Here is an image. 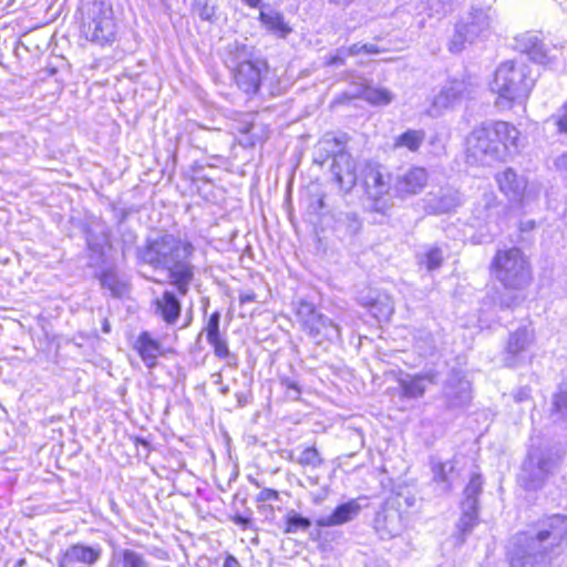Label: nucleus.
Returning <instances> with one entry per match:
<instances>
[{"label": "nucleus", "instance_id": "50", "mask_svg": "<svg viewBox=\"0 0 567 567\" xmlns=\"http://www.w3.org/2000/svg\"><path fill=\"white\" fill-rule=\"evenodd\" d=\"M278 498V492L271 488H264L258 495L259 501H277Z\"/></svg>", "mask_w": 567, "mask_h": 567}, {"label": "nucleus", "instance_id": "9", "mask_svg": "<svg viewBox=\"0 0 567 567\" xmlns=\"http://www.w3.org/2000/svg\"><path fill=\"white\" fill-rule=\"evenodd\" d=\"M534 343L535 332L530 327L524 326L513 331L508 336L503 352L504 364L508 368L525 364L528 361V351Z\"/></svg>", "mask_w": 567, "mask_h": 567}, {"label": "nucleus", "instance_id": "52", "mask_svg": "<svg viewBox=\"0 0 567 567\" xmlns=\"http://www.w3.org/2000/svg\"><path fill=\"white\" fill-rule=\"evenodd\" d=\"M446 467H449V471H452V465L447 463H440L436 467L435 477H440L441 481H446Z\"/></svg>", "mask_w": 567, "mask_h": 567}, {"label": "nucleus", "instance_id": "11", "mask_svg": "<svg viewBox=\"0 0 567 567\" xmlns=\"http://www.w3.org/2000/svg\"><path fill=\"white\" fill-rule=\"evenodd\" d=\"M427 178L425 168L413 166L395 176L393 190L401 198L416 195L426 186Z\"/></svg>", "mask_w": 567, "mask_h": 567}, {"label": "nucleus", "instance_id": "18", "mask_svg": "<svg viewBox=\"0 0 567 567\" xmlns=\"http://www.w3.org/2000/svg\"><path fill=\"white\" fill-rule=\"evenodd\" d=\"M85 33L86 38L93 42L100 44L112 42L116 33L115 21L107 16L96 18L89 24Z\"/></svg>", "mask_w": 567, "mask_h": 567}, {"label": "nucleus", "instance_id": "28", "mask_svg": "<svg viewBox=\"0 0 567 567\" xmlns=\"http://www.w3.org/2000/svg\"><path fill=\"white\" fill-rule=\"evenodd\" d=\"M228 55L226 63L228 68L235 70L241 63H254L252 52L245 43L234 42L228 44Z\"/></svg>", "mask_w": 567, "mask_h": 567}, {"label": "nucleus", "instance_id": "16", "mask_svg": "<svg viewBox=\"0 0 567 567\" xmlns=\"http://www.w3.org/2000/svg\"><path fill=\"white\" fill-rule=\"evenodd\" d=\"M494 193L484 194L474 207L473 214L478 224H498L501 212L505 210Z\"/></svg>", "mask_w": 567, "mask_h": 567}, {"label": "nucleus", "instance_id": "31", "mask_svg": "<svg viewBox=\"0 0 567 567\" xmlns=\"http://www.w3.org/2000/svg\"><path fill=\"white\" fill-rule=\"evenodd\" d=\"M358 96L374 105H388L393 100V94L389 90L374 86L362 87Z\"/></svg>", "mask_w": 567, "mask_h": 567}, {"label": "nucleus", "instance_id": "56", "mask_svg": "<svg viewBox=\"0 0 567 567\" xmlns=\"http://www.w3.org/2000/svg\"><path fill=\"white\" fill-rule=\"evenodd\" d=\"M256 299V295L254 292H246V293H241L239 296V301L240 303H247V302H251Z\"/></svg>", "mask_w": 567, "mask_h": 567}, {"label": "nucleus", "instance_id": "29", "mask_svg": "<svg viewBox=\"0 0 567 567\" xmlns=\"http://www.w3.org/2000/svg\"><path fill=\"white\" fill-rule=\"evenodd\" d=\"M228 55L226 63L228 68L235 70L241 63H254L252 52L245 43L234 42L228 44Z\"/></svg>", "mask_w": 567, "mask_h": 567}, {"label": "nucleus", "instance_id": "7", "mask_svg": "<svg viewBox=\"0 0 567 567\" xmlns=\"http://www.w3.org/2000/svg\"><path fill=\"white\" fill-rule=\"evenodd\" d=\"M296 313L302 330L317 343H321L323 340L333 341L340 339L339 326L318 312L312 303L300 301Z\"/></svg>", "mask_w": 567, "mask_h": 567}, {"label": "nucleus", "instance_id": "24", "mask_svg": "<svg viewBox=\"0 0 567 567\" xmlns=\"http://www.w3.org/2000/svg\"><path fill=\"white\" fill-rule=\"evenodd\" d=\"M156 311L167 323H175L181 315V303L173 292L165 291L156 300Z\"/></svg>", "mask_w": 567, "mask_h": 567}, {"label": "nucleus", "instance_id": "23", "mask_svg": "<svg viewBox=\"0 0 567 567\" xmlns=\"http://www.w3.org/2000/svg\"><path fill=\"white\" fill-rule=\"evenodd\" d=\"M261 24L271 33L279 38H286L290 32L291 28L285 21L284 16L276 10H261L259 13Z\"/></svg>", "mask_w": 567, "mask_h": 567}, {"label": "nucleus", "instance_id": "17", "mask_svg": "<svg viewBox=\"0 0 567 567\" xmlns=\"http://www.w3.org/2000/svg\"><path fill=\"white\" fill-rule=\"evenodd\" d=\"M260 62L241 63L234 70L237 85L246 93H256L260 84Z\"/></svg>", "mask_w": 567, "mask_h": 567}, {"label": "nucleus", "instance_id": "32", "mask_svg": "<svg viewBox=\"0 0 567 567\" xmlns=\"http://www.w3.org/2000/svg\"><path fill=\"white\" fill-rule=\"evenodd\" d=\"M114 557L121 563L122 567H148V561L144 555L133 549H120L114 553Z\"/></svg>", "mask_w": 567, "mask_h": 567}, {"label": "nucleus", "instance_id": "21", "mask_svg": "<svg viewBox=\"0 0 567 567\" xmlns=\"http://www.w3.org/2000/svg\"><path fill=\"white\" fill-rule=\"evenodd\" d=\"M360 505L355 501H350L338 506L331 515L322 516L316 520L319 527H330L344 524L352 520L360 513Z\"/></svg>", "mask_w": 567, "mask_h": 567}, {"label": "nucleus", "instance_id": "41", "mask_svg": "<svg viewBox=\"0 0 567 567\" xmlns=\"http://www.w3.org/2000/svg\"><path fill=\"white\" fill-rule=\"evenodd\" d=\"M310 525L311 523L308 518H305L295 512H290L287 515V533H296L300 529L306 530Z\"/></svg>", "mask_w": 567, "mask_h": 567}, {"label": "nucleus", "instance_id": "61", "mask_svg": "<svg viewBox=\"0 0 567 567\" xmlns=\"http://www.w3.org/2000/svg\"><path fill=\"white\" fill-rule=\"evenodd\" d=\"M215 378H216V380H215L216 383H220L221 382V374L220 373L215 374Z\"/></svg>", "mask_w": 567, "mask_h": 567}, {"label": "nucleus", "instance_id": "19", "mask_svg": "<svg viewBox=\"0 0 567 567\" xmlns=\"http://www.w3.org/2000/svg\"><path fill=\"white\" fill-rule=\"evenodd\" d=\"M365 187L369 197L374 200L383 198L390 193L391 178L389 174H384L379 167H370L365 174Z\"/></svg>", "mask_w": 567, "mask_h": 567}, {"label": "nucleus", "instance_id": "30", "mask_svg": "<svg viewBox=\"0 0 567 567\" xmlns=\"http://www.w3.org/2000/svg\"><path fill=\"white\" fill-rule=\"evenodd\" d=\"M456 383V385H454L452 381L447 383L445 388V395L454 405H461L471 399V385L466 380H457Z\"/></svg>", "mask_w": 567, "mask_h": 567}, {"label": "nucleus", "instance_id": "46", "mask_svg": "<svg viewBox=\"0 0 567 567\" xmlns=\"http://www.w3.org/2000/svg\"><path fill=\"white\" fill-rule=\"evenodd\" d=\"M443 262V252L437 247H431L426 252V268L435 270L441 267Z\"/></svg>", "mask_w": 567, "mask_h": 567}, {"label": "nucleus", "instance_id": "8", "mask_svg": "<svg viewBox=\"0 0 567 567\" xmlns=\"http://www.w3.org/2000/svg\"><path fill=\"white\" fill-rule=\"evenodd\" d=\"M476 87L470 80H452L445 83L433 96L429 114L439 116L464 100L475 95Z\"/></svg>", "mask_w": 567, "mask_h": 567}, {"label": "nucleus", "instance_id": "2", "mask_svg": "<svg viewBox=\"0 0 567 567\" xmlns=\"http://www.w3.org/2000/svg\"><path fill=\"white\" fill-rule=\"evenodd\" d=\"M534 84L535 79L526 64L506 61L496 68L489 90L497 96L496 106L509 110L526 102Z\"/></svg>", "mask_w": 567, "mask_h": 567}, {"label": "nucleus", "instance_id": "58", "mask_svg": "<svg viewBox=\"0 0 567 567\" xmlns=\"http://www.w3.org/2000/svg\"><path fill=\"white\" fill-rule=\"evenodd\" d=\"M354 0H329L330 3H333L338 7H348L351 4Z\"/></svg>", "mask_w": 567, "mask_h": 567}, {"label": "nucleus", "instance_id": "62", "mask_svg": "<svg viewBox=\"0 0 567 567\" xmlns=\"http://www.w3.org/2000/svg\"><path fill=\"white\" fill-rule=\"evenodd\" d=\"M204 19H209V14H202Z\"/></svg>", "mask_w": 567, "mask_h": 567}, {"label": "nucleus", "instance_id": "53", "mask_svg": "<svg viewBox=\"0 0 567 567\" xmlns=\"http://www.w3.org/2000/svg\"><path fill=\"white\" fill-rule=\"evenodd\" d=\"M530 556L532 554L528 553V555L525 557L523 556V561H520V558L517 557V558H513L512 559V566L513 567H527V565L530 564Z\"/></svg>", "mask_w": 567, "mask_h": 567}, {"label": "nucleus", "instance_id": "25", "mask_svg": "<svg viewBox=\"0 0 567 567\" xmlns=\"http://www.w3.org/2000/svg\"><path fill=\"white\" fill-rule=\"evenodd\" d=\"M361 303L368 307L371 315L379 321H388L394 312L393 301L388 295H378L373 299L361 300Z\"/></svg>", "mask_w": 567, "mask_h": 567}, {"label": "nucleus", "instance_id": "10", "mask_svg": "<svg viewBox=\"0 0 567 567\" xmlns=\"http://www.w3.org/2000/svg\"><path fill=\"white\" fill-rule=\"evenodd\" d=\"M522 50L539 64L553 63L560 53V48L551 43H545L538 34L526 33L519 40Z\"/></svg>", "mask_w": 567, "mask_h": 567}, {"label": "nucleus", "instance_id": "5", "mask_svg": "<svg viewBox=\"0 0 567 567\" xmlns=\"http://www.w3.org/2000/svg\"><path fill=\"white\" fill-rule=\"evenodd\" d=\"M559 456L548 446H532L523 463L519 481L525 488H542L557 470Z\"/></svg>", "mask_w": 567, "mask_h": 567}, {"label": "nucleus", "instance_id": "43", "mask_svg": "<svg viewBox=\"0 0 567 567\" xmlns=\"http://www.w3.org/2000/svg\"><path fill=\"white\" fill-rule=\"evenodd\" d=\"M219 312L215 311L208 319L207 326L205 328L207 341H216V339L221 338L219 333Z\"/></svg>", "mask_w": 567, "mask_h": 567}, {"label": "nucleus", "instance_id": "55", "mask_svg": "<svg viewBox=\"0 0 567 567\" xmlns=\"http://www.w3.org/2000/svg\"><path fill=\"white\" fill-rule=\"evenodd\" d=\"M223 567H243V566L233 555H227Z\"/></svg>", "mask_w": 567, "mask_h": 567}, {"label": "nucleus", "instance_id": "51", "mask_svg": "<svg viewBox=\"0 0 567 567\" xmlns=\"http://www.w3.org/2000/svg\"><path fill=\"white\" fill-rule=\"evenodd\" d=\"M555 165H556V168L558 169V172L565 178H567V153L560 155L559 157H557V159L555 162Z\"/></svg>", "mask_w": 567, "mask_h": 567}, {"label": "nucleus", "instance_id": "38", "mask_svg": "<svg viewBox=\"0 0 567 567\" xmlns=\"http://www.w3.org/2000/svg\"><path fill=\"white\" fill-rule=\"evenodd\" d=\"M506 125L514 131V134L511 132L512 137H509V135L507 136V134H498L497 135V140H499V142L502 144H504L505 159L513 153L517 152L519 135H520L519 131L514 125H512L508 122H506Z\"/></svg>", "mask_w": 567, "mask_h": 567}, {"label": "nucleus", "instance_id": "44", "mask_svg": "<svg viewBox=\"0 0 567 567\" xmlns=\"http://www.w3.org/2000/svg\"><path fill=\"white\" fill-rule=\"evenodd\" d=\"M553 404L561 416H567V383L559 386L558 392L553 398Z\"/></svg>", "mask_w": 567, "mask_h": 567}, {"label": "nucleus", "instance_id": "48", "mask_svg": "<svg viewBox=\"0 0 567 567\" xmlns=\"http://www.w3.org/2000/svg\"><path fill=\"white\" fill-rule=\"evenodd\" d=\"M557 131L567 134V101L560 106L557 114L553 116Z\"/></svg>", "mask_w": 567, "mask_h": 567}, {"label": "nucleus", "instance_id": "12", "mask_svg": "<svg viewBox=\"0 0 567 567\" xmlns=\"http://www.w3.org/2000/svg\"><path fill=\"white\" fill-rule=\"evenodd\" d=\"M499 190L511 200L519 203L525 196L527 179L508 167L495 176Z\"/></svg>", "mask_w": 567, "mask_h": 567}, {"label": "nucleus", "instance_id": "59", "mask_svg": "<svg viewBox=\"0 0 567 567\" xmlns=\"http://www.w3.org/2000/svg\"><path fill=\"white\" fill-rule=\"evenodd\" d=\"M246 4H248L249 7H257L261 0H243Z\"/></svg>", "mask_w": 567, "mask_h": 567}, {"label": "nucleus", "instance_id": "35", "mask_svg": "<svg viewBox=\"0 0 567 567\" xmlns=\"http://www.w3.org/2000/svg\"><path fill=\"white\" fill-rule=\"evenodd\" d=\"M482 478L481 475L475 474L471 477L467 486L465 487L464 495L465 499L462 505L467 506L468 508L477 507L478 495L482 492Z\"/></svg>", "mask_w": 567, "mask_h": 567}, {"label": "nucleus", "instance_id": "6", "mask_svg": "<svg viewBox=\"0 0 567 567\" xmlns=\"http://www.w3.org/2000/svg\"><path fill=\"white\" fill-rule=\"evenodd\" d=\"M489 9H474L468 16L455 25V31L449 42L452 53L463 51L467 44L488 35L492 25Z\"/></svg>", "mask_w": 567, "mask_h": 567}, {"label": "nucleus", "instance_id": "34", "mask_svg": "<svg viewBox=\"0 0 567 567\" xmlns=\"http://www.w3.org/2000/svg\"><path fill=\"white\" fill-rule=\"evenodd\" d=\"M478 522V507L468 508L465 505H462V515L457 523V530L464 538L466 534L471 533L474 526L477 525Z\"/></svg>", "mask_w": 567, "mask_h": 567}, {"label": "nucleus", "instance_id": "39", "mask_svg": "<svg viewBox=\"0 0 567 567\" xmlns=\"http://www.w3.org/2000/svg\"><path fill=\"white\" fill-rule=\"evenodd\" d=\"M214 348V353L220 359H227L229 365L236 367L237 359L229 351L227 341L223 338L216 339V341L208 342Z\"/></svg>", "mask_w": 567, "mask_h": 567}, {"label": "nucleus", "instance_id": "45", "mask_svg": "<svg viewBox=\"0 0 567 567\" xmlns=\"http://www.w3.org/2000/svg\"><path fill=\"white\" fill-rule=\"evenodd\" d=\"M369 20V16L365 13V9L363 7H357L351 12H349L348 18V28L355 29Z\"/></svg>", "mask_w": 567, "mask_h": 567}, {"label": "nucleus", "instance_id": "3", "mask_svg": "<svg viewBox=\"0 0 567 567\" xmlns=\"http://www.w3.org/2000/svg\"><path fill=\"white\" fill-rule=\"evenodd\" d=\"M514 131L504 121L483 123L474 128L466 140L467 157L482 165L505 161L504 144L497 140L498 134L511 136Z\"/></svg>", "mask_w": 567, "mask_h": 567}, {"label": "nucleus", "instance_id": "54", "mask_svg": "<svg viewBox=\"0 0 567 567\" xmlns=\"http://www.w3.org/2000/svg\"><path fill=\"white\" fill-rule=\"evenodd\" d=\"M529 394H530V391L526 388H523V389H519L516 393H515V400L520 402V401H525L527 399H529Z\"/></svg>", "mask_w": 567, "mask_h": 567}, {"label": "nucleus", "instance_id": "1", "mask_svg": "<svg viewBox=\"0 0 567 567\" xmlns=\"http://www.w3.org/2000/svg\"><path fill=\"white\" fill-rule=\"evenodd\" d=\"M194 251L190 243L165 234L148 240L142 258L154 267L167 269L173 284L185 295L194 277V267L188 261Z\"/></svg>", "mask_w": 567, "mask_h": 567}, {"label": "nucleus", "instance_id": "37", "mask_svg": "<svg viewBox=\"0 0 567 567\" xmlns=\"http://www.w3.org/2000/svg\"><path fill=\"white\" fill-rule=\"evenodd\" d=\"M296 461L300 466L310 467L312 470L319 468L323 464V458L313 446L305 447Z\"/></svg>", "mask_w": 567, "mask_h": 567}, {"label": "nucleus", "instance_id": "42", "mask_svg": "<svg viewBox=\"0 0 567 567\" xmlns=\"http://www.w3.org/2000/svg\"><path fill=\"white\" fill-rule=\"evenodd\" d=\"M318 150L327 153L328 156H333V159L340 152H344L342 147V142L334 137H324L318 144Z\"/></svg>", "mask_w": 567, "mask_h": 567}, {"label": "nucleus", "instance_id": "36", "mask_svg": "<svg viewBox=\"0 0 567 567\" xmlns=\"http://www.w3.org/2000/svg\"><path fill=\"white\" fill-rule=\"evenodd\" d=\"M456 0H421V7L430 17H442L452 10Z\"/></svg>", "mask_w": 567, "mask_h": 567}, {"label": "nucleus", "instance_id": "26", "mask_svg": "<svg viewBox=\"0 0 567 567\" xmlns=\"http://www.w3.org/2000/svg\"><path fill=\"white\" fill-rule=\"evenodd\" d=\"M432 382L430 375H408L399 381L402 394L406 398L417 399L423 396L427 383Z\"/></svg>", "mask_w": 567, "mask_h": 567}, {"label": "nucleus", "instance_id": "13", "mask_svg": "<svg viewBox=\"0 0 567 567\" xmlns=\"http://www.w3.org/2000/svg\"><path fill=\"white\" fill-rule=\"evenodd\" d=\"M102 553V547L100 545L87 546L78 543L66 548L59 563V566L69 567L73 564L92 566L101 559Z\"/></svg>", "mask_w": 567, "mask_h": 567}, {"label": "nucleus", "instance_id": "47", "mask_svg": "<svg viewBox=\"0 0 567 567\" xmlns=\"http://www.w3.org/2000/svg\"><path fill=\"white\" fill-rule=\"evenodd\" d=\"M348 51L352 54V56L358 55L360 53L378 54V53L382 52V50L373 43H364V44L354 43L349 47Z\"/></svg>", "mask_w": 567, "mask_h": 567}, {"label": "nucleus", "instance_id": "60", "mask_svg": "<svg viewBox=\"0 0 567 567\" xmlns=\"http://www.w3.org/2000/svg\"><path fill=\"white\" fill-rule=\"evenodd\" d=\"M103 332H105V333L110 332V324L107 321H104V323H103Z\"/></svg>", "mask_w": 567, "mask_h": 567}, {"label": "nucleus", "instance_id": "27", "mask_svg": "<svg viewBox=\"0 0 567 567\" xmlns=\"http://www.w3.org/2000/svg\"><path fill=\"white\" fill-rule=\"evenodd\" d=\"M425 136L426 134L423 130H408L394 138L393 150L406 148L415 153L423 145Z\"/></svg>", "mask_w": 567, "mask_h": 567}, {"label": "nucleus", "instance_id": "22", "mask_svg": "<svg viewBox=\"0 0 567 567\" xmlns=\"http://www.w3.org/2000/svg\"><path fill=\"white\" fill-rule=\"evenodd\" d=\"M135 348L148 368H153L156 364V359L161 354V344L148 332L140 334Z\"/></svg>", "mask_w": 567, "mask_h": 567}, {"label": "nucleus", "instance_id": "63", "mask_svg": "<svg viewBox=\"0 0 567 567\" xmlns=\"http://www.w3.org/2000/svg\"><path fill=\"white\" fill-rule=\"evenodd\" d=\"M228 391V388H223V392L226 393Z\"/></svg>", "mask_w": 567, "mask_h": 567}, {"label": "nucleus", "instance_id": "15", "mask_svg": "<svg viewBox=\"0 0 567 567\" xmlns=\"http://www.w3.org/2000/svg\"><path fill=\"white\" fill-rule=\"evenodd\" d=\"M332 174L341 188L350 190L357 183L355 163L346 152H340L333 159Z\"/></svg>", "mask_w": 567, "mask_h": 567}, {"label": "nucleus", "instance_id": "49", "mask_svg": "<svg viewBox=\"0 0 567 567\" xmlns=\"http://www.w3.org/2000/svg\"><path fill=\"white\" fill-rule=\"evenodd\" d=\"M349 47L339 48L333 55L327 61V65H344L348 56L352 54L348 51Z\"/></svg>", "mask_w": 567, "mask_h": 567}, {"label": "nucleus", "instance_id": "20", "mask_svg": "<svg viewBox=\"0 0 567 567\" xmlns=\"http://www.w3.org/2000/svg\"><path fill=\"white\" fill-rule=\"evenodd\" d=\"M375 530L382 539L399 536L403 530V523L398 511H385L375 518Z\"/></svg>", "mask_w": 567, "mask_h": 567}, {"label": "nucleus", "instance_id": "4", "mask_svg": "<svg viewBox=\"0 0 567 567\" xmlns=\"http://www.w3.org/2000/svg\"><path fill=\"white\" fill-rule=\"evenodd\" d=\"M491 269L496 280L508 290L520 291L532 282V267L525 254L516 247L499 249Z\"/></svg>", "mask_w": 567, "mask_h": 567}, {"label": "nucleus", "instance_id": "14", "mask_svg": "<svg viewBox=\"0 0 567 567\" xmlns=\"http://www.w3.org/2000/svg\"><path fill=\"white\" fill-rule=\"evenodd\" d=\"M567 537V517L564 515H554L547 519L545 526L533 539V546L536 543L549 542V546H558Z\"/></svg>", "mask_w": 567, "mask_h": 567}, {"label": "nucleus", "instance_id": "57", "mask_svg": "<svg viewBox=\"0 0 567 567\" xmlns=\"http://www.w3.org/2000/svg\"><path fill=\"white\" fill-rule=\"evenodd\" d=\"M281 384L284 386H286L287 389H289V390H293L296 392V394L299 393V389H298L297 384L293 381H291L289 379H282L281 380Z\"/></svg>", "mask_w": 567, "mask_h": 567}, {"label": "nucleus", "instance_id": "33", "mask_svg": "<svg viewBox=\"0 0 567 567\" xmlns=\"http://www.w3.org/2000/svg\"><path fill=\"white\" fill-rule=\"evenodd\" d=\"M460 205V198L455 193L449 192L431 200L430 207L436 214H444L453 210Z\"/></svg>", "mask_w": 567, "mask_h": 567}, {"label": "nucleus", "instance_id": "40", "mask_svg": "<svg viewBox=\"0 0 567 567\" xmlns=\"http://www.w3.org/2000/svg\"><path fill=\"white\" fill-rule=\"evenodd\" d=\"M101 284L109 288L114 296H121L125 291V285L112 271H105L102 275Z\"/></svg>", "mask_w": 567, "mask_h": 567}]
</instances>
